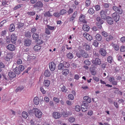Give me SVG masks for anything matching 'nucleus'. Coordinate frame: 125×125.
Wrapping results in <instances>:
<instances>
[{
  "label": "nucleus",
  "instance_id": "f257e3e1",
  "mask_svg": "<svg viewBox=\"0 0 125 125\" xmlns=\"http://www.w3.org/2000/svg\"><path fill=\"white\" fill-rule=\"evenodd\" d=\"M76 55L79 58H81V56L84 58H87L89 56L88 54L84 50H81L79 52L76 53Z\"/></svg>",
  "mask_w": 125,
  "mask_h": 125
},
{
  "label": "nucleus",
  "instance_id": "f03ea898",
  "mask_svg": "<svg viewBox=\"0 0 125 125\" xmlns=\"http://www.w3.org/2000/svg\"><path fill=\"white\" fill-rule=\"evenodd\" d=\"M33 112L37 117L40 118L42 117V113L40 110L35 108H33Z\"/></svg>",
  "mask_w": 125,
  "mask_h": 125
},
{
  "label": "nucleus",
  "instance_id": "7ed1b4c3",
  "mask_svg": "<svg viewBox=\"0 0 125 125\" xmlns=\"http://www.w3.org/2000/svg\"><path fill=\"white\" fill-rule=\"evenodd\" d=\"M92 62L94 65L97 66L100 65L101 63V60L98 58H94L92 60Z\"/></svg>",
  "mask_w": 125,
  "mask_h": 125
},
{
  "label": "nucleus",
  "instance_id": "20e7f679",
  "mask_svg": "<svg viewBox=\"0 0 125 125\" xmlns=\"http://www.w3.org/2000/svg\"><path fill=\"white\" fill-rule=\"evenodd\" d=\"M108 11V10L106 9L102 10L100 11V15L102 19L104 20L106 19L107 17V12Z\"/></svg>",
  "mask_w": 125,
  "mask_h": 125
},
{
  "label": "nucleus",
  "instance_id": "39448f33",
  "mask_svg": "<svg viewBox=\"0 0 125 125\" xmlns=\"http://www.w3.org/2000/svg\"><path fill=\"white\" fill-rule=\"evenodd\" d=\"M31 40L28 38L25 39L24 40L23 43L24 45L26 46H30L31 43Z\"/></svg>",
  "mask_w": 125,
  "mask_h": 125
},
{
  "label": "nucleus",
  "instance_id": "423d86ee",
  "mask_svg": "<svg viewBox=\"0 0 125 125\" xmlns=\"http://www.w3.org/2000/svg\"><path fill=\"white\" fill-rule=\"evenodd\" d=\"M43 4L42 2L40 1H38L34 5V8H36L39 9L43 7Z\"/></svg>",
  "mask_w": 125,
  "mask_h": 125
},
{
  "label": "nucleus",
  "instance_id": "0eeeda50",
  "mask_svg": "<svg viewBox=\"0 0 125 125\" xmlns=\"http://www.w3.org/2000/svg\"><path fill=\"white\" fill-rule=\"evenodd\" d=\"M49 66L50 70L52 71H53L55 69L56 64L55 62H52L49 63Z\"/></svg>",
  "mask_w": 125,
  "mask_h": 125
},
{
  "label": "nucleus",
  "instance_id": "6e6552de",
  "mask_svg": "<svg viewBox=\"0 0 125 125\" xmlns=\"http://www.w3.org/2000/svg\"><path fill=\"white\" fill-rule=\"evenodd\" d=\"M112 17L115 22H117L119 20L120 16L118 14H117L116 12L112 14Z\"/></svg>",
  "mask_w": 125,
  "mask_h": 125
},
{
  "label": "nucleus",
  "instance_id": "1a4fd4ad",
  "mask_svg": "<svg viewBox=\"0 0 125 125\" xmlns=\"http://www.w3.org/2000/svg\"><path fill=\"white\" fill-rule=\"evenodd\" d=\"M6 48L9 50L13 51L15 50V47L13 44H10L7 46Z\"/></svg>",
  "mask_w": 125,
  "mask_h": 125
},
{
  "label": "nucleus",
  "instance_id": "9d476101",
  "mask_svg": "<svg viewBox=\"0 0 125 125\" xmlns=\"http://www.w3.org/2000/svg\"><path fill=\"white\" fill-rule=\"evenodd\" d=\"M72 112L71 111H62V114L63 115L64 117H67L69 115H70L72 114Z\"/></svg>",
  "mask_w": 125,
  "mask_h": 125
},
{
  "label": "nucleus",
  "instance_id": "9b49d317",
  "mask_svg": "<svg viewBox=\"0 0 125 125\" xmlns=\"http://www.w3.org/2000/svg\"><path fill=\"white\" fill-rule=\"evenodd\" d=\"M83 36L87 40L89 41H91L93 39L92 37L86 32H85L83 33Z\"/></svg>",
  "mask_w": 125,
  "mask_h": 125
},
{
  "label": "nucleus",
  "instance_id": "f8f14e48",
  "mask_svg": "<svg viewBox=\"0 0 125 125\" xmlns=\"http://www.w3.org/2000/svg\"><path fill=\"white\" fill-rule=\"evenodd\" d=\"M10 41L11 42L13 43H16V41L17 40V37L16 36L15 34H12L10 37Z\"/></svg>",
  "mask_w": 125,
  "mask_h": 125
},
{
  "label": "nucleus",
  "instance_id": "ddd939ff",
  "mask_svg": "<svg viewBox=\"0 0 125 125\" xmlns=\"http://www.w3.org/2000/svg\"><path fill=\"white\" fill-rule=\"evenodd\" d=\"M59 88L60 89V91L66 93L68 91V89L66 87L62 85H60Z\"/></svg>",
  "mask_w": 125,
  "mask_h": 125
},
{
  "label": "nucleus",
  "instance_id": "4468645a",
  "mask_svg": "<svg viewBox=\"0 0 125 125\" xmlns=\"http://www.w3.org/2000/svg\"><path fill=\"white\" fill-rule=\"evenodd\" d=\"M52 116L55 119L59 118L61 117L60 114V113L54 112L52 114Z\"/></svg>",
  "mask_w": 125,
  "mask_h": 125
},
{
  "label": "nucleus",
  "instance_id": "2eb2a0df",
  "mask_svg": "<svg viewBox=\"0 0 125 125\" xmlns=\"http://www.w3.org/2000/svg\"><path fill=\"white\" fill-rule=\"evenodd\" d=\"M100 54L103 56H105L106 54V50L103 48H101L99 50Z\"/></svg>",
  "mask_w": 125,
  "mask_h": 125
},
{
  "label": "nucleus",
  "instance_id": "dca6fc26",
  "mask_svg": "<svg viewBox=\"0 0 125 125\" xmlns=\"http://www.w3.org/2000/svg\"><path fill=\"white\" fill-rule=\"evenodd\" d=\"M8 75L10 79V78L12 79L14 78L16 76L15 73L14 72H10L9 73Z\"/></svg>",
  "mask_w": 125,
  "mask_h": 125
},
{
  "label": "nucleus",
  "instance_id": "f3484780",
  "mask_svg": "<svg viewBox=\"0 0 125 125\" xmlns=\"http://www.w3.org/2000/svg\"><path fill=\"white\" fill-rule=\"evenodd\" d=\"M107 23L110 25H112L114 21L110 17L108 16L106 19Z\"/></svg>",
  "mask_w": 125,
  "mask_h": 125
},
{
  "label": "nucleus",
  "instance_id": "a211bd4d",
  "mask_svg": "<svg viewBox=\"0 0 125 125\" xmlns=\"http://www.w3.org/2000/svg\"><path fill=\"white\" fill-rule=\"evenodd\" d=\"M39 32L33 33L32 35L33 39L34 40H37L39 37Z\"/></svg>",
  "mask_w": 125,
  "mask_h": 125
},
{
  "label": "nucleus",
  "instance_id": "6ab92c4d",
  "mask_svg": "<svg viewBox=\"0 0 125 125\" xmlns=\"http://www.w3.org/2000/svg\"><path fill=\"white\" fill-rule=\"evenodd\" d=\"M106 37V40L107 42H108L113 40L114 38L113 36L111 35H108Z\"/></svg>",
  "mask_w": 125,
  "mask_h": 125
},
{
  "label": "nucleus",
  "instance_id": "aec40b11",
  "mask_svg": "<svg viewBox=\"0 0 125 125\" xmlns=\"http://www.w3.org/2000/svg\"><path fill=\"white\" fill-rule=\"evenodd\" d=\"M33 102L34 104L36 105H38L39 102V98L37 97H34L33 99Z\"/></svg>",
  "mask_w": 125,
  "mask_h": 125
},
{
  "label": "nucleus",
  "instance_id": "412c9836",
  "mask_svg": "<svg viewBox=\"0 0 125 125\" xmlns=\"http://www.w3.org/2000/svg\"><path fill=\"white\" fill-rule=\"evenodd\" d=\"M13 70L15 73L17 74H19L21 73V71L18 67H16L13 69Z\"/></svg>",
  "mask_w": 125,
  "mask_h": 125
},
{
  "label": "nucleus",
  "instance_id": "4be33fe9",
  "mask_svg": "<svg viewBox=\"0 0 125 125\" xmlns=\"http://www.w3.org/2000/svg\"><path fill=\"white\" fill-rule=\"evenodd\" d=\"M25 36L26 37L30 38L31 36V33L29 31H26L25 32Z\"/></svg>",
  "mask_w": 125,
  "mask_h": 125
},
{
  "label": "nucleus",
  "instance_id": "5701e85b",
  "mask_svg": "<svg viewBox=\"0 0 125 125\" xmlns=\"http://www.w3.org/2000/svg\"><path fill=\"white\" fill-rule=\"evenodd\" d=\"M83 99L86 102L90 103L91 101V99L88 96H85L83 97Z\"/></svg>",
  "mask_w": 125,
  "mask_h": 125
},
{
  "label": "nucleus",
  "instance_id": "b1692460",
  "mask_svg": "<svg viewBox=\"0 0 125 125\" xmlns=\"http://www.w3.org/2000/svg\"><path fill=\"white\" fill-rule=\"evenodd\" d=\"M62 73L63 75L66 76L69 73V70L67 69H64L62 71Z\"/></svg>",
  "mask_w": 125,
  "mask_h": 125
},
{
  "label": "nucleus",
  "instance_id": "393cba45",
  "mask_svg": "<svg viewBox=\"0 0 125 125\" xmlns=\"http://www.w3.org/2000/svg\"><path fill=\"white\" fill-rule=\"evenodd\" d=\"M51 75V73L49 70H47L45 71L44 73V75L45 77H49Z\"/></svg>",
  "mask_w": 125,
  "mask_h": 125
},
{
  "label": "nucleus",
  "instance_id": "a878e982",
  "mask_svg": "<svg viewBox=\"0 0 125 125\" xmlns=\"http://www.w3.org/2000/svg\"><path fill=\"white\" fill-rule=\"evenodd\" d=\"M107 62L109 63H111L114 61L113 57L111 56H108L107 59Z\"/></svg>",
  "mask_w": 125,
  "mask_h": 125
},
{
  "label": "nucleus",
  "instance_id": "bb28decb",
  "mask_svg": "<svg viewBox=\"0 0 125 125\" xmlns=\"http://www.w3.org/2000/svg\"><path fill=\"white\" fill-rule=\"evenodd\" d=\"M89 27L88 25L84 24L83 25V30L84 31H88L89 30Z\"/></svg>",
  "mask_w": 125,
  "mask_h": 125
},
{
  "label": "nucleus",
  "instance_id": "cd10ccee",
  "mask_svg": "<svg viewBox=\"0 0 125 125\" xmlns=\"http://www.w3.org/2000/svg\"><path fill=\"white\" fill-rule=\"evenodd\" d=\"M64 67L62 63H60L58 66V69L60 70H62L64 69Z\"/></svg>",
  "mask_w": 125,
  "mask_h": 125
},
{
  "label": "nucleus",
  "instance_id": "c85d7f7f",
  "mask_svg": "<svg viewBox=\"0 0 125 125\" xmlns=\"http://www.w3.org/2000/svg\"><path fill=\"white\" fill-rule=\"evenodd\" d=\"M95 38L98 41H101L102 39V37L99 34H97Z\"/></svg>",
  "mask_w": 125,
  "mask_h": 125
},
{
  "label": "nucleus",
  "instance_id": "c756f323",
  "mask_svg": "<svg viewBox=\"0 0 125 125\" xmlns=\"http://www.w3.org/2000/svg\"><path fill=\"white\" fill-rule=\"evenodd\" d=\"M100 17H98L97 18L96 20L97 22L100 23L101 24H103L104 22V21L102 20L103 19L101 18Z\"/></svg>",
  "mask_w": 125,
  "mask_h": 125
},
{
  "label": "nucleus",
  "instance_id": "7c9ffc66",
  "mask_svg": "<svg viewBox=\"0 0 125 125\" xmlns=\"http://www.w3.org/2000/svg\"><path fill=\"white\" fill-rule=\"evenodd\" d=\"M50 84V82L48 80H46L44 81V84L45 86L48 87L49 86Z\"/></svg>",
  "mask_w": 125,
  "mask_h": 125
},
{
  "label": "nucleus",
  "instance_id": "2f4dec72",
  "mask_svg": "<svg viewBox=\"0 0 125 125\" xmlns=\"http://www.w3.org/2000/svg\"><path fill=\"white\" fill-rule=\"evenodd\" d=\"M15 30V26L13 24H10L9 28V30L10 31L12 32L14 31Z\"/></svg>",
  "mask_w": 125,
  "mask_h": 125
},
{
  "label": "nucleus",
  "instance_id": "473e14b6",
  "mask_svg": "<svg viewBox=\"0 0 125 125\" xmlns=\"http://www.w3.org/2000/svg\"><path fill=\"white\" fill-rule=\"evenodd\" d=\"M41 47L40 46L36 45L34 46L33 49L35 51H38L41 49Z\"/></svg>",
  "mask_w": 125,
  "mask_h": 125
},
{
  "label": "nucleus",
  "instance_id": "72a5a7b5",
  "mask_svg": "<svg viewBox=\"0 0 125 125\" xmlns=\"http://www.w3.org/2000/svg\"><path fill=\"white\" fill-rule=\"evenodd\" d=\"M28 115L27 112L23 111L22 112V116L23 117L25 118H26L27 117H28Z\"/></svg>",
  "mask_w": 125,
  "mask_h": 125
},
{
  "label": "nucleus",
  "instance_id": "f704fd0d",
  "mask_svg": "<svg viewBox=\"0 0 125 125\" xmlns=\"http://www.w3.org/2000/svg\"><path fill=\"white\" fill-rule=\"evenodd\" d=\"M44 16L45 17H51L52 16V14L49 11H48L45 12L44 14Z\"/></svg>",
  "mask_w": 125,
  "mask_h": 125
},
{
  "label": "nucleus",
  "instance_id": "c9c22d12",
  "mask_svg": "<svg viewBox=\"0 0 125 125\" xmlns=\"http://www.w3.org/2000/svg\"><path fill=\"white\" fill-rule=\"evenodd\" d=\"M7 2L6 3L5 0H3L2 1H0V5L1 6H6L7 5Z\"/></svg>",
  "mask_w": 125,
  "mask_h": 125
},
{
  "label": "nucleus",
  "instance_id": "e433bc0d",
  "mask_svg": "<svg viewBox=\"0 0 125 125\" xmlns=\"http://www.w3.org/2000/svg\"><path fill=\"white\" fill-rule=\"evenodd\" d=\"M62 64L64 67L68 68L70 66V64L69 63L65 61L63 62Z\"/></svg>",
  "mask_w": 125,
  "mask_h": 125
},
{
  "label": "nucleus",
  "instance_id": "4c0bfd02",
  "mask_svg": "<svg viewBox=\"0 0 125 125\" xmlns=\"http://www.w3.org/2000/svg\"><path fill=\"white\" fill-rule=\"evenodd\" d=\"M94 10L93 8H90L89 9L88 12L90 14L92 15L94 13Z\"/></svg>",
  "mask_w": 125,
  "mask_h": 125
},
{
  "label": "nucleus",
  "instance_id": "58836bf2",
  "mask_svg": "<svg viewBox=\"0 0 125 125\" xmlns=\"http://www.w3.org/2000/svg\"><path fill=\"white\" fill-rule=\"evenodd\" d=\"M67 57L69 59H72L73 58V54L70 52H69L66 55Z\"/></svg>",
  "mask_w": 125,
  "mask_h": 125
},
{
  "label": "nucleus",
  "instance_id": "ea45409f",
  "mask_svg": "<svg viewBox=\"0 0 125 125\" xmlns=\"http://www.w3.org/2000/svg\"><path fill=\"white\" fill-rule=\"evenodd\" d=\"M112 46L115 50L117 51L119 50V46L115 44H113L112 45Z\"/></svg>",
  "mask_w": 125,
  "mask_h": 125
},
{
  "label": "nucleus",
  "instance_id": "a19ab883",
  "mask_svg": "<svg viewBox=\"0 0 125 125\" xmlns=\"http://www.w3.org/2000/svg\"><path fill=\"white\" fill-rule=\"evenodd\" d=\"M67 11L65 10L62 9L60 10L59 12V14L60 15H63Z\"/></svg>",
  "mask_w": 125,
  "mask_h": 125
},
{
  "label": "nucleus",
  "instance_id": "79ce46f5",
  "mask_svg": "<svg viewBox=\"0 0 125 125\" xmlns=\"http://www.w3.org/2000/svg\"><path fill=\"white\" fill-rule=\"evenodd\" d=\"M10 55L9 54H7L6 57L5 58V60L7 61H10V59H11V56H10Z\"/></svg>",
  "mask_w": 125,
  "mask_h": 125
},
{
  "label": "nucleus",
  "instance_id": "37998d69",
  "mask_svg": "<svg viewBox=\"0 0 125 125\" xmlns=\"http://www.w3.org/2000/svg\"><path fill=\"white\" fill-rule=\"evenodd\" d=\"M23 88L24 87L23 86L19 87L15 90V91L16 93H17L19 91H21L22 90Z\"/></svg>",
  "mask_w": 125,
  "mask_h": 125
},
{
  "label": "nucleus",
  "instance_id": "c03bdc74",
  "mask_svg": "<svg viewBox=\"0 0 125 125\" xmlns=\"http://www.w3.org/2000/svg\"><path fill=\"white\" fill-rule=\"evenodd\" d=\"M101 68L104 69L106 68V66L107 65V63L105 62L101 63Z\"/></svg>",
  "mask_w": 125,
  "mask_h": 125
},
{
  "label": "nucleus",
  "instance_id": "a18cd8bd",
  "mask_svg": "<svg viewBox=\"0 0 125 125\" xmlns=\"http://www.w3.org/2000/svg\"><path fill=\"white\" fill-rule=\"evenodd\" d=\"M99 44V43L96 40H94L93 42V45L95 47H97L98 46Z\"/></svg>",
  "mask_w": 125,
  "mask_h": 125
},
{
  "label": "nucleus",
  "instance_id": "49530a36",
  "mask_svg": "<svg viewBox=\"0 0 125 125\" xmlns=\"http://www.w3.org/2000/svg\"><path fill=\"white\" fill-rule=\"evenodd\" d=\"M75 109L77 112H79L81 110V107L79 105H76L75 106Z\"/></svg>",
  "mask_w": 125,
  "mask_h": 125
},
{
  "label": "nucleus",
  "instance_id": "de8ad7c7",
  "mask_svg": "<svg viewBox=\"0 0 125 125\" xmlns=\"http://www.w3.org/2000/svg\"><path fill=\"white\" fill-rule=\"evenodd\" d=\"M85 16L83 14H81L79 17V20L82 22L83 21L84 19Z\"/></svg>",
  "mask_w": 125,
  "mask_h": 125
},
{
  "label": "nucleus",
  "instance_id": "09e8293b",
  "mask_svg": "<svg viewBox=\"0 0 125 125\" xmlns=\"http://www.w3.org/2000/svg\"><path fill=\"white\" fill-rule=\"evenodd\" d=\"M37 29L35 27H33L31 29V32L32 33H35Z\"/></svg>",
  "mask_w": 125,
  "mask_h": 125
},
{
  "label": "nucleus",
  "instance_id": "8fccbe9b",
  "mask_svg": "<svg viewBox=\"0 0 125 125\" xmlns=\"http://www.w3.org/2000/svg\"><path fill=\"white\" fill-rule=\"evenodd\" d=\"M116 13H118V14H121L123 13V11L122 9L120 8H119L116 11Z\"/></svg>",
  "mask_w": 125,
  "mask_h": 125
},
{
  "label": "nucleus",
  "instance_id": "3c124183",
  "mask_svg": "<svg viewBox=\"0 0 125 125\" xmlns=\"http://www.w3.org/2000/svg\"><path fill=\"white\" fill-rule=\"evenodd\" d=\"M18 67L21 72L23 71L25 69L24 66L21 65H19Z\"/></svg>",
  "mask_w": 125,
  "mask_h": 125
},
{
  "label": "nucleus",
  "instance_id": "603ef678",
  "mask_svg": "<svg viewBox=\"0 0 125 125\" xmlns=\"http://www.w3.org/2000/svg\"><path fill=\"white\" fill-rule=\"evenodd\" d=\"M91 3L90 0H86L85 1V6L88 7L90 6Z\"/></svg>",
  "mask_w": 125,
  "mask_h": 125
},
{
  "label": "nucleus",
  "instance_id": "864d4df0",
  "mask_svg": "<svg viewBox=\"0 0 125 125\" xmlns=\"http://www.w3.org/2000/svg\"><path fill=\"white\" fill-rule=\"evenodd\" d=\"M101 34L104 37H107L108 35V33L105 31H102L101 32Z\"/></svg>",
  "mask_w": 125,
  "mask_h": 125
},
{
  "label": "nucleus",
  "instance_id": "5fc2aeb1",
  "mask_svg": "<svg viewBox=\"0 0 125 125\" xmlns=\"http://www.w3.org/2000/svg\"><path fill=\"white\" fill-rule=\"evenodd\" d=\"M47 28L51 30H53L55 29L54 26H52L49 25H47Z\"/></svg>",
  "mask_w": 125,
  "mask_h": 125
},
{
  "label": "nucleus",
  "instance_id": "6e6d98bb",
  "mask_svg": "<svg viewBox=\"0 0 125 125\" xmlns=\"http://www.w3.org/2000/svg\"><path fill=\"white\" fill-rule=\"evenodd\" d=\"M82 106L83 105L85 107H88L89 105L88 102H86L85 101H83V102Z\"/></svg>",
  "mask_w": 125,
  "mask_h": 125
},
{
  "label": "nucleus",
  "instance_id": "4d7b16f0",
  "mask_svg": "<svg viewBox=\"0 0 125 125\" xmlns=\"http://www.w3.org/2000/svg\"><path fill=\"white\" fill-rule=\"evenodd\" d=\"M68 120L71 123H72L75 121V119L74 118L71 117L69 118Z\"/></svg>",
  "mask_w": 125,
  "mask_h": 125
},
{
  "label": "nucleus",
  "instance_id": "13d9d810",
  "mask_svg": "<svg viewBox=\"0 0 125 125\" xmlns=\"http://www.w3.org/2000/svg\"><path fill=\"white\" fill-rule=\"evenodd\" d=\"M84 62L85 64L88 65H89L91 64L90 62L88 60H84Z\"/></svg>",
  "mask_w": 125,
  "mask_h": 125
},
{
  "label": "nucleus",
  "instance_id": "bf43d9fd",
  "mask_svg": "<svg viewBox=\"0 0 125 125\" xmlns=\"http://www.w3.org/2000/svg\"><path fill=\"white\" fill-rule=\"evenodd\" d=\"M73 12V9L71 8H70L67 11V12L68 13V14L70 15V14H71Z\"/></svg>",
  "mask_w": 125,
  "mask_h": 125
},
{
  "label": "nucleus",
  "instance_id": "052dcab7",
  "mask_svg": "<svg viewBox=\"0 0 125 125\" xmlns=\"http://www.w3.org/2000/svg\"><path fill=\"white\" fill-rule=\"evenodd\" d=\"M53 15L54 16L57 18H59L60 16V14L58 12L54 13Z\"/></svg>",
  "mask_w": 125,
  "mask_h": 125
},
{
  "label": "nucleus",
  "instance_id": "680f3d73",
  "mask_svg": "<svg viewBox=\"0 0 125 125\" xmlns=\"http://www.w3.org/2000/svg\"><path fill=\"white\" fill-rule=\"evenodd\" d=\"M93 58H95L96 56L99 57V54L97 53H96L94 51L93 52Z\"/></svg>",
  "mask_w": 125,
  "mask_h": 125
},
{
  "label": "nucleus",
  "instance_id": "e2e57ef3",
  "mask_svg": "<svg viewBox=\"0 0 125 125\" xmlns=\"http://www.w3.org/2000/svg\"><path fill=\"white\" fill-rule=\"evenodd\" d=\"M27 14L31 16H32L35 14V11H31L28 12L27 13Z\"/></svg>",
  "mask_w": 125,
  "mask_h": 125
},
{
  "label": "nucleus",
  "instance_id": "0e129e2a",
  "mask_svg": "<svg viewBox=\"0 0 125 125\" xmlns=\"http://www.w3.org/2000/svg\"><path fill=\"white\" fill-rule=\"evenodd\" d=\"M17 25H18L17 27L18 28H20L23 26L24 24L21 22H19Z\"/></svg>",
  "mask_w": 125,
  "mask_h": 125
},
{
  "label": "nucleus",
  "instance_id": "69168bd1",
  "mask_svg": "<svg viewBox=\"0 0 125 125\" xmlns=\"http://www.w3.org/2000/svg\"><path fill=\"white\" fill-rule=\"evenodd\" d=\"M94 8L95 10L96 11L99 10L100 9V7L99 5H96L94 6Z\"/></svg>",
  "mask_w": 125,
  "mask_h": 125
},
{
  "label": "nucleus",
  "instance_id": "338daca9",
  "mask_svg": "<svg viewBox=\"0 0 125 125\" xmlns=\"http://www.w3.org/2000/svg\"><path fill=\"white\" fill-rule=\"evenodd\" d=\"M85 45L86 46V50H90L91 48V47L89 45H87L86 43H85Z\"/></svg>",
  "mask_w": 125,
  "mask_h": 125
},
{
  "label": "nucleus",
  "instance_id": "774afa93",
  "mask_svg": "<svg viewBox=\"0 0 125 125\" xmlns=\"http://www.w3.org/2000/svg\"><path fill=\"white\" fill-rule=\"evenodd\" d=\"M36 40H37V44L39 45L42 44L43 42V41L39 39L38 40V39Z\"/></svg>",
  "mask_w": 125,
  "mask_h": 125
}]
</instances>
